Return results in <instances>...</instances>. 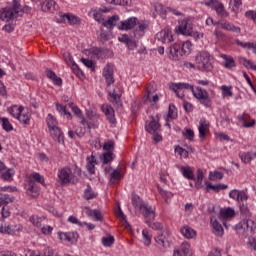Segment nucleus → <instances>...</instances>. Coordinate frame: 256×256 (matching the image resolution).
Here are the masks:
<instances>
[{
    "instance_id": "f257e3e1",
    "label": "nucleus",
    "mask_w": 256,
    "mask_h": 256,
    "mask_svg": "<svg viewBox=\"0 0 256 256\" xmlns=\"http://www.w3.org/2000/svg\"><path fill=\"white\" fill-rule=\"evenodd\" d=\"M132 205L135 207L136 211H139L145 217L146 223L150 229L163 231V224H161V222H153L155 219V208L143 202L139 196L132 197Z\"/></svg>"
},
{
    "instance_id": "f03ea898",
    "label": "nucleus",
    "mask_w": 256,
    "mask_h": 256,
    "mask_svg": "<svg viewBox=\"0 0 256 256\" xmlns=\"http://www.w3.org/2000/svg\"><path fill=\"white\" fill-rule=\"evenodd\" d=\"M77 177H81V169H79V167H64L58 170L57 183H59V185L77 183Z\"/></svg>"
},
{
    "instance_id": "7ed1b4c3",
    "label": "nucleus",
    "mask_w": 256,
    "mask_h": 256,
    "mask_svg": "<svg viewBox=\"0 0 256 256\" xmlns=\"http://www.w3.org/2000/svg\"><path fill=\"white\" fill-rule=\"evenodd\" d=\"M196 67L199 71L209 73L213 71V56L208 51H200L195 56Z\"/></svg>"
},
{
    "instance_id": "20e7f679",
    "label": "nucleus",
    "mask_w": 256,
    "mask_h": 256,
    "mask_svg": "<svg viewBox=\"0 0 256 256\" xmlns=\"http://www.w3.org/2000/svg\"><path fill=\"white\" fill-rule=\"evenodd\" d=\"M145 130L147 133L152 135V139L155 141V143L163 141V136H161V124H159L157 119L152 118L151 121H147L145 124Z\"/></svg>"
},
{
    "instance_id": "39448f33",
    "label": "nucleus",
    "mask_w": 256,
    "mask_h": 256,
    "mask_svg": "<svg viewBox=\"0 0 256 256\" xmlns=\"http://www.w3.org/2000/svg\"><path fill=\"white\" fill-rule=\"evenodd\" d=\"M235 228L239 235H243V237H249V235L255 233L256 225L253 220L248 219L242 220L239 224L235 226Z\"/></svg>"
},
{
    "instance_id": "423d86ee",
    "label": "nucleus",
    "mask_w": 256,
    "mask_h": 256,
    "mask_svg": "<svg viewBox=\"0 0 256 256\" xmlns=\"http://www.w3.org/2000/svg\"><path fill=\"white\" fill-rule=\"evenodd\" d=\"M177 35H184L189 37L193 33V21L189 18H184L178 22V26L174 29Z\"/></svg>"
},
{
    "instance_id": "0eeeda50",
    "label": "nucleus",
    "mask_w": 256,
    "mask_h": 256,
    "mask_svg": "<svg viewBox=\"0 0 256 256\" xmlns=\"http://www.w3.org/2000/svg\"><path fill=\"white\" fill-rule=\"evenodd\" d=\"M202 3L203 5H206V7H211L218 17H221L222 19H227V17H229V12L225 10V5L219 2V0H205Z\"/></svg>"
},
{
    "instance_id": "6e6552de",
    "label": "nucleus",
    "mask_w": 256,
    "mask_h": 256,
    "mask_svg": "<svg viewBox=\"0 0 256 256\" xmlns=\"http://www.w3.org/2000/svg\"><path fill=\"white\" fill-rule=\"evenodd\" d=\"M14 6L12 8H4L0 11V19L9 23V21H13V19H17V15H19V2H13Z\"/></svg>"
},
{
    "instance_id": "1a4fd4ad",
    "label": "nucleus",
    "mask_w": 256,
    "mask_h": 256,
    "mask_svg": "<svg viewBox=\"0 0 256 256\" xmlns=\"http://www.w3.org/2000/svg\"><path fill=\"white\" fill-rule=\"evenodd\" d=\"M190 91L192 92V95L201 103V105H204V107H211V99L209 98V92L206 90L201 89L200 87L190 88Z\"/></svg>"
},
{
    "instance_id": "9d476101",
    "label": "nucleus",
    "mask_w": 256,
    "mask_h": 256,
    "mask_svg": "<svg viewBox=\"0 0 256 256\" xmlns=\"http://www.w3.org/2000/svg\"><path fill=\"white\" fill-rule=\"evenodd\" d=\"M171 91H174V93L179 97V99H183L185 97V92L183 90L190 91V89H193V85L185 82H179V83H172L170 84Z\"/></svg>"
},
{
    "instance_id": "9b49d317",
    "label": "nucleus",
    "mask_w": 256,
    "mask_h": 256,
    "mask_svg": "<svg viewBox=\"0 0 256 256\" xmlns=\"http://www.w3.org/2000/svg\"><path fill=\"white\" fill-rule=\"evenodd\" d=\"M23 231V226L18 225H0V233H4L6 235H19Z\"/></svg>"
},
{
    "instance_id": "f8f14e48",
    "label": "nucleus",
    "mask_w": 256,
    "mask_h": 256,
    "mask_svg": "<svg viewBox=\"0 0 256 256\" xmlns=\"http://www.w3.org/2000/svg\"><path fill=\"white\" fill-rule=\"evenodd\" d=\"M168 57L169 59H172V61H179L183 59V53H181L180 43H175L174 45L169 47Z\"/></svg>"
},
{
    "instance_id": "ddd939ff",
    "label": "nucleus",
    "mask_w": 256,
    "mask_h": 256,
    "mask_svg": "<svg viewBox=\"0 0 256 256\" xmlns=\"http://www.w3.org/2000/svg\"><path fill=\"white\" fill-rule=\"evenodd\" d=\"M173 256H193V251L191 250V244H189V242H183L180 245V248L174 249Z\"/></svg>"
},
{
    "instance_id": "4468645a",
    "label": "nucleus",
    "mask_w": 256,
    "mask_h": 256,
    "mask_svg": "<svg viewBox=\"0 0 256 256\" xmlns=\"http://www.w3.org/2000/svg\"><path fill=\"white\" fill-rule=\"evenodd\" d=\"M155 39L160 43H171L173 41V34L169 28H165L156 34Z\"/></svg>"
},
{
    "instance_id": "2eb2a0df",
    "label": "nucleus",
    "mask_w": 256,
    "mask_h": 256,
    "mask_svg": "<svg viewBox=\"0 0 256 256\" xmlns=\"http://www.w3.org/2000/svg\"><path fill=\"white\" fill-rule=\"evenodd\" d=\"M230 199H233L234 201H237L238 203H243V201H247L249 199V196L244 190H231L229 192Z\"/></svg>"
},
{
    "instance_id": "dca6fc26",
    "label": "nucleus",
    "mask_w": 256,
    "mask_h": 256,
    "mask_svg": "<svg viewBox=\"0 0 256 256\" xmlns=\"http://www.w3.org/2000/svg\"><path fill=\"white\" fill-rule=\"evenodd\" d=\"M135 27H137V18L136 17L128 18L127 20L121 21L118 24V29L120 31H129L131 29H135Z\"/></svg>"
},
{
    "instance_id": "f3484780",
    "label": "nucleus",
    "mask_w": 256,
    "mask_h": 256,
    "mask_svg": "<svg viewBox=\"0 0 256 256\" xmlns=\"http://www.w3.org/2000/svg\"><path fill=\"white\" fill-rule=\"evenodd\" d=\"M118 41H120V43H125L130 51L137 49V41L132 36L129 37L127 34H124L118 37Z\"/></svg>"
},
{
    "instance_id": "a211bd4d",
    "label": "nucleus",
    "mask_w": 256,
    "mask_h": 256,
    "mask_svg": "<svg viewBox=\"0 0 256 256\" xmlns=\"http://www.w3.org/2000/svg\"><path fill=\"white\" fill-rule=\"evenodd\" d=\"M154 241L157 245H160V247H169V232L162 231L158 233V235L154 237Z\"/></svg>"
},
{
    "instance_id": "6ab92c4d",
    "label": "nucleus",
    "mask_w": 256,
    "mask_h": 256,
    "mask_svg": "<svg viewBox=\"0 0 256 256\" xmlns=\"http://www.w3.org/2000/svg\"><path fill=\"white\" fill-rule=\"evenodd\" d=\"M103 77L105 78L107 85H113V83H115V80L113 79V65L108 64L104 67Z\"/></svg>"
},
{
    "instance_id": "aec40b11",
    "label": "nucleus",
    "mask_w": 256,
    "mask_h": 256,
    "mask_svg": "<svg viewBox=\"0 0 256 256\" xmlns=\"http://www.w3.org/2000/svg\"><path fill=\"white\" fill-rule=\"evenodd\" d=\"M28 181V185H37V183H40V185H45V177L38 172H33L30 174Z\"/></svg>"
},
{
    "instance_id": "412c9836",
    "label": "nucleus",
    "mask_w": 256,
    "mask_h": 256,
    "mask_svg": "<svg viewBox=\"0 0 256 256\" xmlns=\"http://www.w3.org/2000/svg\"><path fill=\"white\" fill-rule=\"evenodd\" d=\"M16 119L23 125H29V123H31V112L29 110H25V108H22L21 113Z\"/></svg>"
},
{
    "instance_id": "4be33fe9",
    "label": "nucleus",
    "mask_w": 256,
    "mask_h": 256,
    "mask_svg": "<svg viewBox=\"0 0 256 256\" xmlns=\"http://www.w3.org/2000/svg\"><path fill=\"white\" fill-rule=\"evenodd\" d=\"M41 9L42 11H49L50 13H53L59 9V6L53 0H46L41 4Z\"/></svg>"
},
{
    "instance_id": "5701e85b",
    "label": "nucleus",
    "mask_w": 256,
    "mask_h": 256,
    "mask_svg": "<svg viewBox=\"0 0 256 256\" xmlns=\"http://www.w3.org/2000/svg\"><path fill=\"white\" fill-rule=\"evenodd\" d=\"M30 256H59L58 254H55V250L53 248L47 247L44 249L43 253L37 251V250H29Z\"/></svg>"
},
{
    "instance_id": "b1692460",
    "label": "nucleus",
    "mask_w": 256,
    "mask_h": 256,
    "mask_svg": "<svg viewBox=\"0 0 256 256\" xmlns=\"http://www.w3.org/2000/svg\"><path fill=\"white\" fill-rule=\"evenodd\" d=\"M50 135L54 139V141H57V143H63L64 141L63 131H61V128H59V126L52 128L50 130Z\"/></svg>"
},
{
    "instance_id": "393cba45",
    "label": "nucleus",
    "mask_w": 256,
    "mask_h": 256,
    "mask_svg": "<svg viewBox=\"0 0 256 256\" xmlns=\"http://www.w3.org/2000/svg\"><path fill=\"white\" fill-rule=\"evenodd\" d=\"M86 215L90 217V219H93L94 221H103V215L101 214V211L98 209H90L89 207L85 208Z\"/></svg>"
},
{
    "instance_id": "a878e982",
    "label": "nucleus",
    "mask_w": 256,
    "mask_h": 256,
    "mask_svg": "<svg viewBox=\"0 0 256 256\" xmlns=\"http://www.w3.org/2000/svg\"><path fill=\"white\" fill-rule=\"evenodd\" d=\"M104 115L109 119L110 123H115V110L109 105H102Z\"/></svg>"
},
{
    "instance_id": "bb28decb",
    "label": "nucleus",
    "mask_w": 256,
    "mask_h": 256,
    "mask_svg": "<svg viewBox=\"0 0 256 256\" xmlns=\"http://www.w3.org/2000/svg\"><path fill=\"white\" fill-rule=\"evenodd\" d=\"M211 225L213 228V233L216 237H223L224 230L223 226L217 221V219H211Z\"/></svg>"
},
{
    "instance_id": "cd10ccee",
    "label": "nucleus",
    "mask_w": 256,
    "mask_h": 256,
    "mask_svg": "<svg viewBox=\"0 0 256 256\" xmlns=\"http://www.w3.org/2000/svg\"><path fill=\"white\" fill-rule=\"evenodd\" d=\"M220 217L223 221H227L228 219H233L235 217V210L233 208H223L220 210Z\"/></svg>"
},
{
    "instance_id": "c85d7f7f",
    "label": "nucleus",
    "mask_w": 256,
    "mask_h": 256,
    "mask_svg": "<svg viewBox=\"0 0 256 256\" xmlns=\"http://www.w3.org/2000/svg\"><path fill=\"white\" fill-rule=\"evenodd\" d=\"M239 158L241 159L242 163H245L247 165L251 163L253 159H256V152H240Z\"/></svg>"
},
{
    "instance_id": "c756f323",
    "label": "nucleus",
    "mask_w": 256,
    "mask_h": 256,
    "mask_svg": "<svg viewBox=\"0 0 256 256\" xmlns=\"http://www.w3.org/2000/svg\"><path fill=\"white\" fill-rule=\"evenodd\" d=\"M199 123V137L200 139H205V135H207V131H209V123L205 119H201Z\"/></svg>"
},
{
    "instance_id": "7c9ffc66",
    "label": "nucleus",
    "mask_w": 256,
    "mask_h": 256,
    "mask_svg": "<svg viewBox=\"0 0 256 256\" xmlns=\"http://www.w3.org/2000/svg\"><path fill=\"white\" fill-rule=\"evenodd\" d=\"M221 29H224L225 31H232V33H241V28L233 25V23H230L229 21H224L220 23Z\"/></svg>"
},
{
    "instance_id": "2f4dec72",
    "label": "nucleus",
    "mask_w": 256,
    "mask_h": 256,
    "mask_svg": "<svg viewBox=\"0 0 256 256\" xmlns=\"http://www.w3.org/2000/svg\"><path fill=\"white\" fill-rule=\"evenodd\" d=\"M180 232L186 239H194L197 236V232L189 226H183Z\"/></svg>"
},
{
    "instance_id": "473e14b6",
    "label": "nucleus",
    "mask_w": 256,
    "mask_h": 256,
    "mask_svg": "<svg viewBox=\"0 0 256 256\" xmlns=\"http://www.w3.org/2000/svg\"><path fill=\"white\" fill-rule=\"evenodd\" d=\"M62 19L70 25H79L81 23V19L71 13L63 14Z\"/></svg>"
},
{
    "instance_id": "72a5a7b5",
    "label": "nucleus",
    "mask_w": 256,
    "mask_h": 256,
    "mask_svg": "<svg viewBox=\"0 0 256 256\" xmlns=\"http://www.w3.org/2000/svg\"><path fill=\"white\" fill-rule=\"evenodd\" d=\"M87 164H86V169L91 175H94L95 173V165H97V160L95 159V156L91 155L87 157L86 159Z\"/></svg>"
},
{
    "instance_id": "f704fd0d",
    "label": "nucleus",
    "mask_w": 256,
    "mask_h": 256,
    "mask_svg": "<svg viewBox=\"0 0 256 256\" xmlns=\"http://www.w3.org/2000/svg\"><path fill=\"white\" fill-rule=\"evenodd\" d=\"M220 57L221 59H224V62L222 63L223 67L226 69H233V67H235V60L231 56L221 54Z\"/></svg>"
},
{
    "instance_id": "c9c22d12",
    "label": "nucleus",
    "mask_w": 256,
    "mask_h": 256,
    "mask_svg": "<svg viewBox=\"0 0 256 256\" xmlns=\"http://www.w3.org/2000/svg\"><path fill=\"white\" fill-rule=\"evenodd\" d=\"M58 237L60 241L71 243L75 239V232H58Z\"/></svg>"
},
{
    "instance_id": "e433bc0d",
    "label": "nucleus",
    "mask_w": 256,
    "mask_h": 256,
    "mask_svg": "<svg viewBox=\"0 0 256 256\" xmlns=\"http://www.w3.org/2000/svg\"><path fill=\"white\" fill-rule=\"evenodd\" d=\"M23 108H24L23 106L13 105V106L7 108V112L14 119H18L19 114L21 113V111H23Z\"/></svg>"
},
{
    "instance_id": "4c0bfd02",
    "label": "nucleus",
    "mask_w": 256,
    "mask_h": 256,
    "mask_svg": "<svg viewBox=\"0 0 256 256\" xmlns=\"http://www.w3.org/2000/svg\"><path fill=\"white\" fill-rule=\"evenodd\" d=\"M121 179H123V173H121V170L119 169L112 170V172L110 173V183L112 184L119 183Z\"/></svg>"
},
{
    "instance_id": "58836bf2",
    "label": "nucleus",
    "mask_w": 256,
    "mask_h": 256,
    "mask_svg": "<svg viewBox=\"0 0 256 256\" xmlns=\"http://www.w3.org/2000/svg\"><path fill=\"white\" fill-rule=\"evenodd\" d=\"M46 75L48 79H51V81H53L54 85L61 86L63 84V80L57 77V74H55V72H53L52 70H47Z\"/></svg>"
},
{
    "instance_id": "ea45409f",
    "label": "nucleus",
    "mask_w": 256,
    "mask_h": 256,
    "mask_svg": "<svg viewBox=\"0 0 256 256\" xmlns=\"http://www.w3.org/2000/svg\"><path fill=\"white\" fill-rule=\"evenodd\" d=\"M158 192L161 195L162 199H164L165 203H170L171 199H173V193L161 188L160 186H158Z\"/></svg>"
},
{
    "instance_id": "a19ab883",
    "label": "nucleus",
    "mask_w": 256,
    "mask_h": 256,
    "mask_svg": "<svg viewBox=\"0 0 256 256\" xmlns=\"http://www.w3.org/2000/svg\"><path fill=\"white\" fill-rule=\"evenodd\" d=\"M117 23H119V16L118 15H114L112 17H110L108 20L103 22L104 27H107V29H113V27H115V25H117Z\"/></svg>"
},
{
    "instance_id": "79ce46f5",
    "label": "nucleus",
    "mask_w": 256,
    "mask_h": 256,
    "mask_svg": "<svg viewBox=\"0 0 256 256\" xmlns=\"http://www.w3.org/2000/svg\"><path fill=\"white\" fill-rule=\"evenodd\" d=\"M192 47H193V44H191L190 41H186V42H183L182 44H180V50H181L183 57H187V55H189V53H191Z\"/></svg>"
},
{
    "instance_id": "37998d69",
    "label": "nucleus",
    "mask_w": 256,
    "mask_h": 256,
    "mask_svg": "<svg viewBox=\"0 0 256 256\" xmlns=\"http://www.w3.org/2000/svg\"><path fill=\"white\" fill-rule=\"evenodd\" d=\"M116 215H117L118 219H120L122 221V223L126 229H131V225L129 224V222H127V217H125L123 210H121V206H118Z\"/></svg>"
},
{
    "instance_id": "c03bdc74",
    "label": "nucleus",
    "mask_w": 256,
    "mask_h": 256,
    "mask_svg": "<svg viewBox=\"0 0 256 256\" xmlns=\"http://www.w3.org/2000/svg\"><path fill=\"white\" fill-rule=\"evenodd\" d=\"M43 221H45V217H39V216L30 217V223H32V225H34V227H37L38 229H41L43 227Z\"/></svg>"
},
{
    "instance_id": "a18cd8bd",
    "label": "nucleus",
    "mask_w": 256,
    "mask_h": 256,
    "mask_svg": "<svg viewBox=\"0 0 256 256\" xmlns=\"http://www.w3.org/2000/svg\"><path fill=\"white\" fill-rule=\"evenodd\" d=\"M68 59L65 58V61L67 63V65H72V70L74 71V73H76L79 76L83 75V72L81 70H79V66H77L75 64V62L73 61V58H71V56H69V54H67Z\"/></svg>"
},
{
    "instance_id": "49530a36",
    "label": "nucleus",
    "mask_w": 256,
    "mask_h": 256,
    "mask_svg": "<svg viewBox=\"0 0 256 256\" xmlns=\"http://www.w3.org/2000/svg\"><path fill=\"white\" fill-rule=\"evenodd\" d=\"M0 123H2V128L7 133H10V131H13V124L9 121V118L2 117L0 118Z\"/></svg>"
},
{
    "instance_id": "de8ad7c7",
    "label": "nucleus",
    "mask_w": 256,
    "mask_h": 256,
    "mask_svg": "<svg viewBox=\"0 0 256 256\" xmlns=\"http://www.w3.org/2000/svg\"><path fill=\"white\" fill-rule=\"evenodd\" d=\"M27 195L30 197H37L39 195V186H37V184H29Z\"/></svg>"
},
{
    "instance_id": "09e8293b",
    "label": "nucleus",
    "mask_w": 256,
    "mask_h": 256,
    "mask_svg": "<svg viewBox=\"0 0 256 256\" xmlns=\"http://www.w3.org/2000/svg\"><path fill=\"white\" fill-rule=\"evenodd\" d=\"M220 89L222 92L223 99H227L233 95V87L231 86L222 85Z\"/></svg>"
},
{
    "instance_id": "8fccbe9b",
    "label": "nucleus",
    "mask_w": 256,
    "mask_h": 256,
    "mask_svg": "<svg viewBox=\"0 0 256 256\" xmlns=\"http://www.w3.org/2000/svg\"><path fill=\"white\" fill-rule=\"evenodd\" d=\"M142 239H143L144 245H146V247H149V245H151V239H152L151 232H149V230L147 229L142 230Z\"/></svg>"
},
{
    "instance_id": "3c124183",
    "label": "nucleus",
    "mask_w": 256,
    "mask_h": 256,
    "mask_svg": "<svg viewBox=\"0 0 256 256\" xmlns=\"http://www.w3.org/2000/svg\"><path fill=\"white\" fill-rule=\"evenodd\" d=\"M46 123H47V125H48L49 131H50L51 129H55V127H57V125H58L57 119H55L52 114H48V115H47V117H46Z\"/></svg>"
},
{
    "instance_id": "603ef678",
    "label": "nucleus",
    "mask_w": 256,
    "mask_h": 256,
    "mask_svg": "<svg viewBox=\"0 0 256 256\" xmlns=\"http://www.w3.org/2000/svg\"><path fill=\"white\" fill-rule=\"evenodd\" d=\"M56 111L60 113V115H64L66 119H71V112H67V108L59 103H56Z\"/></svg>"
},
{
    "instance_id": "864d4df0",
    "label": "nucleus",
    "mask_w": 256,
    "mask_h": 256,
    "mask_svg": "<svg viewBox=\"0 0 256 256\" xmlns=\"http://www.w3.org/2000/svg\"><path fill=\"white\" fill-rule=\"evenodd\" d=\"M97 197V194H95V192L93 191V188H91L90 186H87V188L84 190V199H86V201H89L91 199H95Z\"/></svg>"
},
{
    "instance_id": "5fc2aeb1",
    "label": "nucleus",
    "mask_w": 256,
    "mask_h": 256,
    "mask_svg": "<svg viewBox=\"0 0 256 256\" xmlns=\"http://www.w3.org/2000/svg\"><path fill=\"white\" fill-rule=\"evenodd\" d=\"M103 150L106 151V153H113V151H115V141L107 140L103 145Z\"/></svg>"
},
{
    "instance_id": "6e6d98bb",
    "label": "nucleus",
    "mask_w": 256,
    "mask_h": 256,
    "mask_svg": "<svg viewBox=\"0 0 256 256\" xmlns=\"http://www.w3.org/2000/svg\"><path fill=\"white\" fill-rule=\"evenodd\" d=\"M203 171L197 170V177L195 179V187L196 189H201L203 187Z\"/></svg>"
},
{
    "instance_id": "4d7b16f0",
    "label": "nucleus",
    "mask_w": 256,
    "mask_h": 256,
    "mask_svg": "<svg viewBox=\"0 0 256 256\" xmlns=\"http://www.w3.org/2000/svg\"><path fill=\"white\" fill-rule=\"evenodd\" d=\"M134 29L136 33H138V36L141 37V35H143V31L147 29V23L136 21V26L134 27Z\"/></svg>"
},
{
    "instance_id": "13d9d810",
    "label": "nucleus",
    "mask_w": 256,
    "mask_h": 256,
    "mask_svg": "<svg viewBox=\"0 0 256 256\" xmlns=\"http://www.w3.org/2000/svg\"><path fill=\"white\" fill-rule=\"evenodd\" d=\"M181 173H182L183 177H185L186 179H193V177H194L193 170H191V167H189V166L181 167Z\"/></svg>"
},
{
    "instance_id": "bf43d9fd",
    "label": "nucleus",
    "mask_w": 256,
    "mask_h": 256,
    "mask_svg": "<svg viewBox=\"0 0 256 256\" xmlns=\"http://www.w3.org/2000/svg\"><path fill=\"white\" fill-rule=\"evenodd\" d=\"M209 179H210V181H221V179H223V172L210 171Z\"/></svg>"
},
{
    "instance_id": "052dcab7",
    "label": "nucleus",
    "mask_w": 256,
    "mask_h": 256,
    "mask_svg": "<svg viewBox=\"0 0 256 256\" xmlns=\"http://www.w3.org/2000/svg\"><path fill=\"white\" fill-rule=\"evenodd\" d=\"M182 135L188 141H193V139L195 138V132L190 128H185L184 131L182 132Z\"/></svg>"
},
{
    "instance_id": "680f3d73",
    "label": "nucleus",
    "mask_w": 256,
    "mask_h": 256,
    "mask_svg": "<svg viewBox=\"0 0 256 256\" xmlns=\"http://www.w3.org/2000/svg\"><path fill=\"white\" fill-rule=\"evenodd\" d=\"M156 88H155V83H150L147 87H146V95L144 96V101H147L149 99V96L152 93H155Z\"/></svg>"
},
{
    "instance_id": "e2e57ef3",
    "label": "nucleus",
    "mask_w": 256,
    "mask_h": 256,
    "mask_svg": "<svg viewBox=\"0 0 256 256\" xmlns=\"http://www.w3.org/2000/svg\"><path fill=\"white\" fill-rule=\"evenodd\" d=\"M113 159H115V154H113V152H105L103 154L102 161L105 165H107V163H111Z\"/></svg>"
},
{
    "instance_id": "0e129e2a",
    "label": "nucleus",
    "mask_w": 256,
    "mask_h": 256,
    "mask_svg": "<svg viewBox=\"0 0 256 256\" xmlns=\"http://www.w3.org/2000/svg\"><path fill=\"white\" fill-rule=\"evenodd\" d=\"M175 153H177V155H180L181 157H183V159H187V157H189V151L185 150L181 146H177L175 148Z\"/></svg>"
},
{
    "instance_id": "69168bd1",
    "label": "nucleus",
    "mask_w": 256,
    "mask_h": 256,
    "mask_svg": "<svg viewBox=\"0 0 256 256\" xmlns=\"http://www.w3.org/2000/svg\"><path fill=\"white\" fill-rule=\"evenodd\" d=\"M92 55L96 59H103V57H105V53L101 48H92Z\"/></svg>"
},
{
    "instance_id": "338daca9",
    "label": "nucleus",
    "mask_w": 256,
    "mask_h": 256,
    "mask_svg": "<svg viewBox=\"0 0 256 256\" xmlns=\"http://www.w3.org/2000/svg\"><path fill=\"white\" fill-rule=\"evenodd\" d=\"M115 243V238L113 236H107L102 238V244L104 247H111Z\"/></svg>"
},
{
    "instance_id": "774afa93",
    "label": "nucleus",
    "mask_w": 256,
    "mask_h": 256,
    "mask_svg": "<svg viewBox=\"0 0 256 256\" xmlns=\"http://www.w3.org/2000/svg\"><path fill=\"white\" fill-rule=\"evenodd\" d=\"M168 119H177V108L175 105H169Z\"/></svg>"
}]
</instances>
